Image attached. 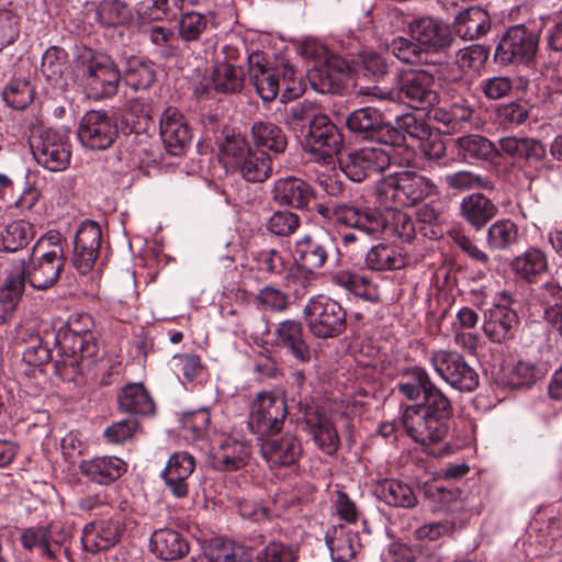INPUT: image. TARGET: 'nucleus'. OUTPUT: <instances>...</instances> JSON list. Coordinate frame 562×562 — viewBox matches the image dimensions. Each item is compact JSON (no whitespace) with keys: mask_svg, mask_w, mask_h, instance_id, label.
Instances as JSON below:
<instances>
[{"mask_svg":"<svg viewBox=\"0 0 562 562\" xmlns=\"http://www.w3.org/2000/svg\"><path fill=\"white\" fill-rule=\"evenodd\" d=\"M452 416L451 400L437 386L422 402L405 407L401 424L415 442L422 446L436 445L448 436Z\"/></svg>","mask_w":562,"mask_h":562,"instance_id":"1","label":"nucleus"},{"mask_svg":"<svg viewBox=\"0 0 562 562\" xmlns=\"http://www.w3.org/2000/svg\"><path fill=\"white\" fill-rule=\"evenodd\" d=\"M92 317L88 314L72 315L57 333H52L54 344L63 352L60 364L72 374L80 373L85 361L91 362L98 345L91 333Z\"/></svg>","mask_w":562,"mask_h":562,"instance_id":"2","label":"nucleus"},{"mask_svg":"<svg viewBox=\"0 0 562 562\" xmlns=\"http://www.w3.org/2000/svg\"><path fill=\"white\" fill-rule=\"evenodd\" d=\"M376 194L387 209L411 207L437 195L435 182L415 171L395 172L376 184Z\"/></svg>","mask_w":562,"mask_h":562,"instance_id":"3","label":"nucleus"},{"mask_svg":"<svg viewBox=\"0 0 562 562\" xmlns=\"http://www.w3.org/2000/svg\"><path fill=\"white\" fill-rule=\"evenodd\" d=\"M540 30L532 24L508 26L499 36L494 61L501 66L531 67L539 49Z\"/></svg>","mask_w":562,"mask_h":562,"instance_id":"4","label":"nucleus"},{"mask_svg":"<svg viewBox=\"0 0 562 562\" xmlns=\"http://www.w3.org/2000/svg\"><path fill=\"white\" fill-rule=\"evenodd\" d=\"M303 315L308 333L316 339L338 338L348 327L347 310L338 301L323 294L307 301Z\"/></svg>","mask_w":562,"mask_h":562,"instance_id":"5","label":"nucleus"},{"mask_svg":"<svg viewBox=\"0 0 562 562\" xmlns=\"http://www.w3.org/2000/svg\"><path fill=\"white\" fill-rule=\"evenodd\" d=\"M387 94L418 111L429 110L439 102L434 76L417 68L398 70Z\"/></svg>","mask_w":562,"mask_h":562,"instance_id":"6","label":"nucleus"},{"mask_svg":"<svg viewBox=\"0 0 562 562\" xmlns=\"http://www.w3.org/2000/svg\"><path fill=\"white\" fill-rule=\"evenodd\" d=\"M516 302L514 293L501 291L494 303L484 312L483 333L493 344H505L516 337L519 317L512 305Z\"/></svg>","mask_w":562,"mask_h":562,"instance_id":"7","label":"nucleus"},{"mask_svg":"<svg viewBox=\"0 0 562 562\" xmlns=\"http://www.w3.org/2000/svg\"><path fill=\"white\" fill-rule=\"evenodd\" d=\"M29 142L34 159L45 169L57 172L68 167L71 151L65 134L38 127L32 131Z\"/></svg>","mask_w":562,"mask_h":562,"instance_id":"8","label":"nucleus"},{"mask_svg":"<svg viewBox=\"0 0 562 562\" xmlns=\"http://www.w3.org/2000/svg\"><path fill=\"white\" fill-rule=\"evenodd\" d=\"M72 537V526L59 520L37 525L22 530L20 541L25 550L53 561L60 553L63 544Z\"/></svg>","mask_w":562,"mask_h":562,"instance_id":"9","label":"nucleus"},{"mask_svg":"<svg viewBox=\"0 0 562 562\" xmlns=\"http://www.w3.org/2000/svg\"><path fill=\"white\" fill-rule=\"evenodd\" d=\"M394 159L386 146L363 147L339 158V168L353 182L384 172Z\"/></svg>","mask_w":562,"mask_h":562,"instance_id":"10","label":"nucleus"},{"mask_svg":"<svg viewBox=\"0 0 562 562\" xmlns=\"http://www.w3.org/2000/svg\"><path fill=\"white\" fill-rule=\"evenodd\" d=\"M337 250L334 237L328 233H308L294 243V260L308 280L315 272L325 268Z\"/></svg>","mask_w":562,"mask_h":562,"instance_id":"11","label":"nucleus"},{"mask_svg":"<svg viewBox=\"0 0 562 562\" xmlns=\"http://www.w3.org/2000/svg\"><path fill=\"white\" fill-rule=\"evenodd\" d=\"M429 362L445 382L462 393L473 392L479 386L477 372L468 363L464 356L457 351H432Z\"/></svg>","mask_w":562,"mask_h":562,"instance_id":"12","label":"nucleus"},{"mask_svg":"<svg viewBox=\"0 0 562 562\" xmlns=\"http://www.w3.org/2000/svg\"><path fill=\"white\" fill-rule=\"evenodd\" d=\"M286 414L284 397L272 392H260L250 406L248 427L260 437L276 435L282 429Z\"/></svg>","mask_w":562,"mask_h":562,"instance_id":"13","label":"nucleus"},{"mask_svg":"<svg viewBox=\"0 0 562 562\" xmlns=\"http://www.w3.org/2000/svg\"><path fill=\"white\" fill-rule=\"evenodd\" d=\"M348 131L362 140L386 146V142L398 140V134L385 122L383 113L373 106H363L350 112L346 119Z\"/></svg>","mask_w":562,"mask_h":562,"instance_id":"14","label":"nucleus"},{"mask_svg":"<svg viewBox=\"0 0 562 562\" xmlns=\"http://www.w3.org/2000/svg\"><path fill=\"white\" fill-rule=\"evenodd\" d=\"M308 151L318 162L330 164L344 146V136L338 126L326 115L321 114L311 122L305 136Z\"/></svg>","mask_w":562,"mask_h":562,"instance_id":"15","label":"nucleus"},{"mask_svg":"<svg viewBox=\"0 0 562 562\" xmlns=\"http://www.w3.org/2000/svg\"><path fill=\"white\" fill-rule=\"evenodd\" d=\"M77 135L83 147L105 150L115 142L119 131L116 123L105 111L91 110L80 119Z\"/></svg>","mask_w":562,"mask_h":562,"instance_id":"16","label":"nucleus"},{"mask_svg":"<svg viewBox=\"0 0 562 562\" xmlns=\"http://www.w3.org/2000/svg\"><path fill=\"white\" fill-rule=\"evenodd\" d=\"M35 247L29 262H23L21 271L24 279L36 290H46L57 282L65 266L64 247L55 245L54 248L35 257Z\"/></svg>","mask_w":562,"mask_h":562,"instance_id":"17","label":"nucleus"},{"mask_svg":"<svg viewBox=\"0 0 562 562\" xmlns=\"http://www.w3.org/2000/svg\"><path fill=\"white\" fill-rule=\"evenodd\" d=\"M121 70L108 56H91L83 68V81L95 99L110 98L117 91Z\"/></svg>","mask_w":562,"mask_h":562,"instance_id":"18","label":"nucleus"},{"mask_svg":"<svg viewBox=\"0 0 562 562\" xmlns=\"http://www.w3.org/2000/svg\"><path fill=\"white\" fill-rule=\"evenodd\" d=\"M408 33L425 55L443 53L452 46L454 41L449 25L431 16L413 19L408 23Z\"/></svg>","mask_w":562,"mask_h":562,"instance_id":"19","label":"nucleus"},{"mask_svg":"<svg viewBox=\"0 0 562 562\" xmlns=\"http://www.w3.org/2000/svg\"><path fill=\"white\" fill-rule=\"evenodd\" d=\"M335 223L351 227L366 235L376 236L389 229L386 215L376 209L362 207L349 202H336Z\"/></svg>","mask_w":562,"mask_h":562,"instance_id":"20","label":"nucleus"},{"mask_svg":"<svg viewBox=\"0 0 562 562\" xmlns=\"http://www.w3.org/2000/svg\"><path fill=\"white\" fill-rule=\"evenodd\" d=\"M102 243L100 225L91 220H86L79 226L75 240L71 262L80 274L89 273L95 265Z\"/></svg>","mask_w":562,"mask_h":562,"instance_id":"21","label":"nucleus"},{"mask_svg":"<svg viewBox=\"0 0 562 562\" xmlns=\"http://www.w3.org/2000/svg\"><path fill=\"white\" fill-rule=\"evenodd\" d=\"M300 412L303 414L305 431L311 436L315 446L328 456H333L339 447V436L334 423L316 406L299 402Z\"/></svg>","mask_w":562,"mask_h":562,"instance_id":"22","label":"nucleus"},{"mask_svg":"<svg viewBox=\"0 0 562 562\" xmlns=\"http://www.w3.org/2000/svg\"><path fill=\"white\" fill-rule=\"evenodd\" d=\"M350 65L339 56L331 55L307 72V79L316 92L341 93L350 76Z\"/></svg>","mask_w":562,"mask_h":562,"instance_id":"23","label":"nucleus"},{"mask_svg":"<svg viewBox=\"0 0 562 562\" xmlns=\"http://www.w3.org/2000/svg\"><path fill=\"white\" fill-rule=\"evenodd\" d=\"M125 526L120 517L91 521L83 528L81 542L86 551L95 553L114 547L123 536Z\"/></svg>","mask_w":562,"mask_h":562,"instance_id":"24","label":"nucleus"},{"mask_svg":"<svg viewBox=\"0 0 562 562\" xmlns=\"http://www.w3.org/2000/svg\"><path fill=\"white\" fill-rule=\"evenodd\" d=\"M274 344L300 363H308L312 359V349L306 340L303 325L297 319H284L278 324L274 330Z\"/></svg>","mask_w":562,"mask_h":562,"instance_id":"25","label":"nucleus"},{"mask_svg":"<svg viewBox=\"0 0 562 562\" xmlns=\"http://www.w3.org/2000/svg\"><path fill=\"white\" fill-rule=\"evenodd\" d=\"M271 194L279 205L304 210L314 198V189L300 178L286 177L274 181Z\"/></svg>","mask_w":562,"mask_h":562,"instance_id":"26","label":"nucleus"},{"mask_svg":"<svg viewBox=\"0 0 562 562\" xmlns=\"http://www.w3.org/2000/svg\"><path fill=\"white\" fill-rule=\"evenodd\" d=\"M498 213V206L492 199L481 192H473L462 198L459 214L473 229L481 231Z\"/></svg>","mask_w":562,"mask_h":562,"instance_id":"27","label":"nucleus"},{"mask_svg":"<svg viewBox=\"0 0 562 562\" xmlns=\"http://www.w3.org/2000/svg\"><path fill=\"white\" fill-rule=\"evenodd\" d=\"M79 470L89 481L108 485L126 472L127 464L117 457L104 456L81 461Z\"/></svg>","mask_w":562,"mask_h":562,"instance_id":"28","label":"nucleus"},{"mask_svg":"<svg viewBox=\"0 0 562 562\" xmlns=\"http://www.w3.org/2000/svg\"><path fill=\"white\" fill-rule=\"evenodd\" d=\"M501 157L506 155L522 160L527 165L540 162L546 158V146L533 137L506 136L498 140Z\"/></svg>","mask_w":562,"mask_h":562,"instance_id":"29","label":"nucleus"},{"mask_svg":"<svg viewBox=\"0 0 562 562\" xmlns=\"http://www.w3.org/2000/svg\"><path fill=\"white\" fill-rule=\"evenodd\" d=\"M262 456L273 465L291 467L302 454L300 440L290 434L267 439L261 446Z\"/></svg>","mask_w":562,"mask_h":562,"instance_id":"30","label":"nucleus"},{"mask_svg":"<svg viewBox=\"0 0 562 562\" xmlns=\"http://www.w3.org/2000/svg\"><path fill=\"white\" fill-rule=\"evenodd\" d=\"M391 128L398 134V140L386 142V147L393 153L408 150L406 136L416 140H427L431 136L430 126L423 120L417 119L413 113H405L395 119V125L391 124Z\"/></svg>","mask_w":562,"mask_h":562,"instance_id":"31","label":"nucleus"},{"mask_svg":"<svg viewBox=\"0 0 562 562\" xmlns=\"http://www.w3.org/2000/svg\"><path fill=\"white\" fill-rule=\"evenodd\" d=\"M453 27L462 40L473 41L487 34L491 30V18L482 8L470 7L456 15Z\"/></svg>","mask_w":562,"mask_h":562,"instance_id":"32","label":"nucleus"},{"mask_svg":"<svg viewBox=\"0 0 562 562\" xmlns=\"http://www.w3.org/2000/svg\"><path fill=\"white\" fill-rule=\"evenodd\" d=\"M250 446L235 439H226L212 457V467L216 471H237L247 464Z\"/></svg>","mask_w":562,"mask_h":562,"instance_id":"33","label":"nucleus"},{"mask_svg":"<svg viewBox=\"0 0 562 562\" xmlns=\"http://www.w3.org/2000/svg\"><path fill=\"white\" fill-rule=\"evenodd\" d=\"M514 276L528 283H533L548 270L546 254L535 247L528 248L525 252L516 256L509 263Z\"/></svg>","mask_w":562,"mask_h":562,"instance_id":"34","label":"nucleus"},{"mask_svg":"<svg viewBox=\"0 0 562 562\" xmlns=\"http://www.w3.org/2000/svg\"><path fill=\"white\" fill-rule=\"evenodd\" d=\"M251 137L256 149L269 150L278 156L285 151L288 137L283 130L271 121H256L251 126Z\"/></svg>","mask_w":562,"mask_h":562,"instance_id":"35","label":"nucleus"},{"mask_svg":"<svg viewBox=\"0 0 562 562\" xmlns=\"http://www.w3.org/2000/svg\"><path fill=\"white\" fill-rule=\"evenodd\" d=\"M458 155L463 160H482L492 162L501 157L499 148L482 135L469 134L456 139Z\"/></svg>","mask_w":562,"mask_h":562,"instance_id":"36","label":"nucleus"},{"mask_svg":"<svg viewBox=\"0 0 562 562\" xmlns=\"http://www.w3.org/2000/svg\"><path fill=\"white\" fill-rule=\"evenodd\" d=\"M397 383L398 392L409 401H417L437 387L427 370L419 366L405 368Z\"/></svg>","mask_w":562,"mask_h":562,"instance_id":"37","label":"nucleus"},{"mask_svg":"<svg viewBox=\"0 0 562 562\" xmlns=\"http://www.w3.org/2000/svg\"><path fill=\"white\" fill-rule=\"evenodd\" d=\"M250 269L266 280L281 278L288 270L284 255L276 248H263L250 252Z\"/></svg>","mask_w":562,"mask_h":562,"instance_id":"38","label":"nucleus"},{"mask_svg":"<svg viewBox=\"0 0 562 562\" xmlns=\"http://www.w3.org/2000/svg\"><path fill=\"white\" fill-rule=\"evenodd\" d=\"M374 493L380 501L394 507L413 508L417 503L413 488L395 479L380 481Z\"/></svg>","mask_w":562,"mask_h":562,"instance_id":"39","label":"nucleus"},{"mask_svg":"<svg viewBox=\"0 0 562 562\" xmlns=\"http://www.w3.org/2000/svg\"><path fill=\"white\" fill-rule=\"evenodd\" d=\"M121 411L132 415H149L155 411V404L142 383L124 386L117 394Z\"/></svg>","mask_w":562,"mask_h":562,"instance_id":"40","label":"nucleus"},{"mask_svg":"<svg viewBox=\"0 0 562 562\" xmlns=\"http://www.w3.org/2000/svg\"><path fill=\"white\" fill-rule=\"evenodd\" d=\"M366 266L368 269L379 272L398 270L406 266V259L396 246L378 244L367 251Z\"/></svg>","mask_w":562,"mask_h":562,"instance_id":"41","label":"nucleus"},{"mask_svg":"<svg viewBox=\"0 0 562 562\" xmlns=\"http://www.w3.org/2000/svg\"><path fill=\"white\" fill-rule=\"evenodd\" d=\"M204 554L210 562H251V553L245 546L224 538L211 539Z\"/></svg>","mask_w":562,"mask_h":562,"instance_id":"42","label":"nucleus"},{"mask_svg":"<svg viewBox=\"0 0 562 562\" xmlns=\"http://www.w3.org/2000/svg\"><path fill=\"white\" fill-rule=\"evenodd\" d=\"M442 182L447 190L453 192H464L475 189L493 191L495 189V183L490 177L481 176L468 169L445 173Z\"/></svg>","mask_w":562,"mask_h":562,"instance_id":"43","label":"nucleus"},{"mask_svg":"<svg viewBox=\"0 0 562 562\" xmlns=\"http://www.w3.org/2000/svg\"><path fill=\"white\" fill-rule=\"evenodd\" d=\"M121 72L126 85L135 91L146 90L155 81L153 65L137 56L125 58Z\"/></svg>","mask_w":562,"mask_h":562,"instance_id":"44","label":"nucleus"},{"mask_svg":"<svg viewBox=\"0 0 562 562\" xmlns=\"http://www.w3.org/2000/svg\"><path fill=\"white\" fill-rule=\"evenodd\" d=\"M236 170L248 182H263L272 173V158L266 150L252 148Z\"/></svg>","mask_w":562,"mask_h":562,"instance_id":"45","label":"nucleus"},{"mask_svg":"<svg viewBox=\"0 0 562 562\" xmlns=\"http://www.w3.org/2000/svg\"><path fill=\"white\" fill-rule=\"evenodd\" d=\"M357 536L344 526H334L326 532V544L331 559L336 562H347L356 555Z\"/></svg>","mask_w":562,"mask_h":562,"instance_id":"46","label":"nucleus"},{"mask_svg":"<svg viewBox=\"0 0 562 562\" xmlns=\"http://www.w3.org/2000/svg\"><path fill=\"white\" fill-rule=\"evenodd\" d=\"M214 89L222 93H238L244 88L245 71L241 65L216 63L212 74Z\"/></svg>","mask_w":562,"mask_h":562,"instance_id":"47","label":"nucleus"},{"mask_svg":"<svg viewBox=\"0 0 562 562\" xmlns=\"http://www.w3.org/2000/svg\"><path fill=\"white\" fill-rule=\"evenodd\" d=\"M518 241V226L508 218L495 221L487 229L486 244L492 250H507Z\"/></svg>","mask_w":562,"mask_h":562,"instance_id":"48","label":"nucleus"},{"mask_svg":"<svg viewBox=\"0 0 562 562\" xmlns=\"http://www.w3.org/2000/svg\"><path fill=\"white\" fill-rule=\"evenodd\" d=\"M34 237V227L26 221H14L5 226L0 236V248L15 252L24 248Z\"/></svg>","mask_w":562,"mask_h":562,"instance_id":"49","label":"nucleus"},{"mask_svg":"<svg viewBox=\"0 0 562 562\" xmlns=\"http://www.w3.org/2000/svg\"><path fill=\"white\" fill-rule=\"evenodd\" d=\"M218 149L220 160L226 167L236 169L252 148L245 137L233 133L226 134L223 139L218 140Z\"/></svg>","mask_w":562,"mask_h":562,"instance_id":"50","label":"nucleus"},{"mask_svg":"<svg viewBox=\"0 0 562 562\" xmlns=\"http://www.w3.org/2000/svg\"><path fill=\"white\" fill-rule=\"evenodd\" d=\"M531 299L543 310L546 321L551 313L562 308V286L554 280H548L531 291Z\"/></svg>","mask_w":562,"mask_h":562,"instance_id":"51","label":"nucleus"},{"mask_svg":"<svg viewBox=\"0 0 562 562\" xmlns=\"http://www.w3.org/2000/svg\"><path fill=\"white\" fill-rule=\"evenodd\" d=\"M210 424L211 414L205 408L184 412L180 418V435L190 441L203 439L207 435Z\"/></svg>","mask_w":562,"mask_h":562,"instance_id":"52","label":"nucleus"},{"mask_svg":"<svg viewBox=\"0 0 562 562\" xmlns=\"http://www.w3.org/2000/svg\"><path fill=\"white\" fill-rule=\"evenodd\" d=\"M95 15L101 25L114 27L127 23L132 19V11L124 1L102 0L95 9Z\"/></svg>","mask_w":562,"mask_h":562,"instance_id":"53","label":"nucleus"},{"mask_svg":"<svg viewBox=\"0 0 562 562\" xmlns=\"http://www.w3.org/2000/svg\"><path fill=\"white\" fill-rule=\"evenodd\" d=\"M53 331H45L44 336L40 334H31L24 340L23 360L33 367L43 366L50 360L52 351L49 349V340L54 341V336H48Z\"/></svg>","mask_w":562,"mask_h":562,"instance_id":"54","label":"nucleus"},{"mask_svg":"<svg viewBox=\"0 0 562 562\" xmlns=\"http://www.w3.org/2000/svg\"><path fill=\"white\" fill-rule=\"evenodd\" d=\"M67 52L58 46H50L42 56L41 71L48 81L58 82L67 69Z\"/></svg>","mask_w":562,"mask_h":562,"instance_id":"55","label":"nucleus"},{"mask_svg":"<svg viewBox=\"0 0 562 562\" xmlns=\"http://www.w3.org/2000/svg\"><path fill=\"white\" fill-rule=\"evenodd\" d=\"M387 52L404 64L416 65L427 63L422 47L412 37H394L387 45Z\"/></svg>","mask_w":562,"mask_h":562,"instance_id":"56","label":"nucleus"},{"mask_svg":"<svg viewBox=\"0 0 562 562\" xmlns=\"http://www.w3.org/2000/svg\"><path fill=\"white\" fill-rule=\"evenodd\" d=\"M33 87L23 78L12 79L3 91V100L15 110L25 109L33 101Z\"/></svg>","mask_w":562,"mask_h":562,"instance_id":"57","label":"nucleus"},{"mask_svg":"<svg viewBox=\"0 0 562 562\" xmlns=\"http://www.w3.org/2000/svg\"><path fill=\"white\" fill-rule=\"evenodd\" d=\"M301 225V218L291 211H276L267 220L266 229L279 237H286L294 234Z\"/></svg>","mask_w":562,"mask_h":562,"instance_id":"58","label":"nucleus"},{"mask_svg":"<svg viewBox=\"0 0 562 562\" xmlns=\"http://www.w3.org/2000/svg\"><path fill=\"white\" fill-rule=\"evenodd\" d=\"M25 281L24 274L21 272L7 277L0 288V303L4 313H11L15 310L22 297Z\"/></svg>","mask_w":562,"mask_h":562,"instance_id":"59","label":"nucleus"},{"mask_svg":"<svg viewBox=\"0 0 562 562\" xmlns=\"http://www.w3.org/2000/svg\"><path fill=\"white\" fill-rule=\"evenodd\" d=\"M150 550L162 561L176 560V531L170 528L156 530L150 538Z\"/></svg>","mask_w":562,"mask_h":562,"instance_id":"60","label":"nucleus"},{"mask_svg":"<svg viewBox=\"0 0 562 562\" xmlns=\"http://www.w3.org/2000/svg\"><path fill=\"white\" fill-rule=\"evenodd\" d=\"M206 25L205 15L195 11L182 13L178 21V35L186 42L198 41Z\"/></svg>","mask_w":562,"mask_h":562,"instance_id":"61","label":"nucleus"},{"mask_svg":"<svg viewBox=\"0 0 562 562\" xmlns=\"http://www.w3.org/2000/svg\"><path fill=\"white\" fill-rule=\"evenodd\" d=\"M297 550L281 541H270L258 552L257 562H297Z\"/></svg>","mask_w":562,"mask_h":562,"instance_id":"62","label":"nucleus"},{"mask_svg":"<svg viewBox=\"0 0 562 562\" xmlns=\"http://www.w3.org/2000/svg\"><path fill=\"white\" fill-rule=\"evenodd\" d=\"M359 58L361 69L364 74L378 79L387 75L394 65V61L387 55L376 52H363L360 54Z\"/></svg>","mask_w":562,"mask_h":562,"instance_id":"63","label":"nucleus"},{"mask_svg":"<svg viewBox=\"0 0 562 562\" xmlns=\"http://www.w3.org/2000/svg\"><path fill=\"white\" fill-rule=\"evenodd\" d=\"M256 301L261 308L272 313L284 312L290 304L288 294L272 285L259 290Z\"/></svg>","mask_w":562,"mask_h":562,"instance_id":"64","label":"nucleus"}]
</instances>
